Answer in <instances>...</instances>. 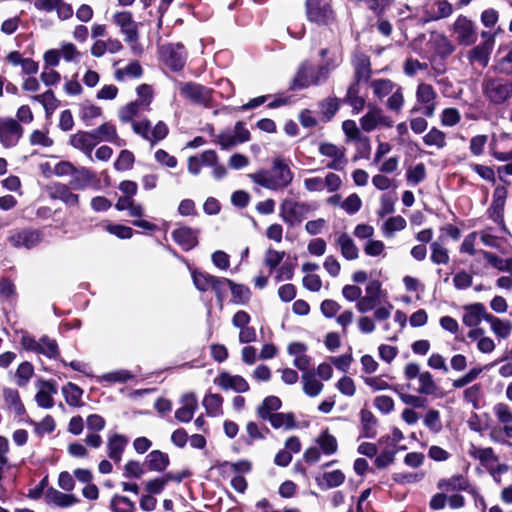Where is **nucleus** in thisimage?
Instances as JSON below:
<instances>
[{"mask_svg":"<svg viewBox=\"0 0 512 512\" xmlns=\"http://www.w3.org/2000/svg\"><path fill=\"white\" fill-rule=\"evenodd\" d=\"M416 104L411 112L420 111L427 117H433L437 108V92L425 82H421L416 88Z\"/></svg>","mask_w":512,"mask_h":512,"instance_id":"1","label":"nucleus"},{"mask_svg":"<svg viewBox=\"0 0 512 512\" xmlns=\"http://www.w3.org/2000/svg\"><path fill=\"white\" fill-rule=\"evenodd\" d=\"M318 152L322 157L329 160L326 167L335 171H342L348 164L346 157V148L338 146L331 142H321L318 147Z\"/></svg>","mask_w":512,"mask_h":512,"instance_id":"2","label":"nucleus"},{"mask_svg":"<svg viewBox=\"0 0 512 512\" xmlns=\"http://www.w3.org/2000/svg\"><path fill=\"white\" fill-rule=\"evenodd\" d=\"M306 14L311 22L318 25H330L335 21L331 6L321 0H307Z\"/></svg>","mask_w":512,"mask_h":512,"instance_id":"3","label":"nucleus"},{"mask_svg":"<svg viewBox=\"0 0 512 512\" xmlns=\"http://www.w3.org/2000/svg\"><path fill=\"white\" fill-rule=\"evenodd\" d=\"M360 126L363 131L371 132L379 127L391 128L393 120L381 108L369 104L368 111L360 119Z\"/></svg>","mask_w":512,"mask_h":512,"instance_id":"4","label":"nucleus"},{"mask_svg":"<svg viewBox=\"0 0 512 512\" xmlns=\"http://www.w3.org/2000/svg\"><path fill=\"white\" fill-rule=\"evenodd\" d=\"M23 133L24 128L14 118L0 119V143L4 148L15 147Z\"/></svg>","mask_w":512,"mask_h":512,"instance_id":"5","label":"nucleus"},{"mask_svg":"<svg viewBox=\"0 0 512 512\" xmlns=\"http://www.w3.org/2000/svg\"><path fill=\"white\" fill-rule=\"evenodd\" d=\"M44 239L43 231L33 228H23L8 237V242L14 248H26L28 250L38 246Z\"/></svg>","mask_w":512,"mask_h":512,"instance_id":"6","label":"nucleus"},{"mask_svg":"<svg viewBox=\"0 0 512 512\" xmlns=\"http://www.w3.org/2000/svg\"><path fill=\"white\" fill-rule=\"evenodd\" d=\"M177 89L185 99L201 105H208L212 99V91L193 82H178Z\"/></svg>","mask_w":512,"mask_h":512,"instance_id":"7","label":"nucleus"},{"mask_svg":"<svg viewBox=\"0 0 512 512\" xmlns=\"http://www.w3.org/2000/svg\"><path fill=\"white\" fill-rule=\"evenodd\" d=\"M69 184L74 190H85L87 188L98 190L100 188V178L95 171L84 166H76Z\"/></svg>","mask_w":512,"mask_h":512,"instance_id":"8","label":"nucleus"},{"mask_svg":"<svg viewBox=\"0 0 512 512\" xmlns=\"http://www.w3.org/2000/svg\"><path fill=\"white\" fill-rule=\"evenodd\" d=\"M309 207L305 203L286 199L280 206V218L289 226L300 223L306 218Z\"/></svg>","mask_w":512,"mask_h":512,"instance_id":"9","label":"nucleus"},{"mask_svg":"<svg viewBox=\"0 0 512 512\" xmlns=\"http://www.w3.org/2000/svg\"><path fill=\"white\" fill-rule=\"evenodd\" d=\"M132 127L136 134L148 140L152 145L164 139L168 134V128L162 121H159L153 128L149 121H135L132 123Z\"/></svg>","mask_w":512,"mask_h":512,"instance_id":"10","label":"nucleus"},{"mask_svg":"<svg viewBox=\"0 0 512 512\" xmlns=\"http://www.w3.org/2000/svg\"><path fill=\"white\" fill-rule=\"evenodd\" d=\"M160 57L164 64L173 71H179L184 67L186 53L182 44H168L160 48Z\"/></svg>","mask_w":512,"mask_h":512,"instance_id":"11","label":"nucleus"},{"mask_svg":"<svg viewBox=\"0 0 512 512\" xmlns=\"http://www.w3.org/2000/svg\"><path fill=\"white\" fill-rule=\"evenodd\" d=\"M72 190L74 189L69 183L55 182L48 186V194L52 200H59L69 208L79 207L80 196Z\"/></svg>","mask_w":512,"mask_h":512,"instance_id":"12","label":"nucleus"},{"mask_svg":"<svg viewBox=\"0 0 512 512\" xmlns=\"http://www.w3.org/2000/svg\"><path fill=\"white\" fill-rule=\"evenodd\" d=\"M453 32L459 44L469 46L477 39L474 23L464 15H459L453 23Z\"/></svg>","mask_w":512,"mask_h":512,"instance_id":"13","label":"nucleus"},{"mask_svg":"<svg viewBox=\"0 0 512 512\" xmlns=\"http://www.w3.org/2000/svg\"><path fill=\"white\" fill-rule=\"evenodd\" d=\"M250 132L242 122H237L233 131H224L217 136V143L222 149H229L235 145L247 142Z\"/></svg>","mask_w":512,"mask_h":512,"instance_id":"14","label":"nucleus"},{"mask_svg":"<svg viewBox=\"0 0 512 512\" xmlns=\"http://www.w3.org/2000/svg\"><path fill=\"white\" fill-rule=\"evenodd\" d=\"M214 384L223 390H233L237 393H245L249 390L248 382L240 375H232L221 372L214 378Z\"/></svg>","mask_w":512,"mask_h":512,"instance_id":"15","label":"nucleus"},{"mask_svg":"<svg viewBox=\"0 0 512 512\" xmlns=\"http://www.w3.org/2000/svg\"><path fill=\"white\" fill-rule=\"evenodd\" d=\"M485 96L493 103H502L511 97V85L499 80H489L484 86Z\"/></svg>","mask_w":512,"mask_h":512,"instance_id":"16","label":"nucleus"},{"mask_svg":"<svg viewBox=\"0 0 512 512\" xmlns=\"http://www.w3.org/2000/svg\"><path fill=\"white\" fill-rule=\"evenodd\" d=\"M488 316L490 313L486 311L483 304L474 303L463 307L462 322L468 327H476L482 320L487 321Z\"/></svg>","mask_w":512,"mask_h":512,"instance_id":"17","label":"nucleus"},{"mask_svg":"<svg viewBox=\"0 0 512 512\" xmlns=\"http://www.w3.org/2000/svg\"><path fill=\"white\" fill-rule=\"evenodd\" d=\"M40 389L35 395L39 407L50 409L54 406L53 395L57 394V383L55 380H39Z\"/></svg>","mask_w":512,"mask_h":512,"instance_id":"18","label":"nucleus"},{"mask_svg":"<svg viewBox=\"0 0 512 512\" xmlns=\"http://www.w3.org/2000/svg\"><path fill=\"white\" fill-rule=\"evenodd\" d=\"M137 98L130 102V116L148 109L153 99V89L148 84H141L136 87Z\"/></svg>","mask_w":512,"mask_h":512,"instance_id":"19","label":"nucleus"},{"mask_svg":"<svg viewBox=\"0 0 512 512\" xmlns=\"http://www.w3.org/2000/svg\"><path fill=\"white\" fill-rule=\"evenodd\" d=\"M181 406L175 411V418L183 423L189 422L197 408H198V400L194 393H186L180 399Z\"/></svg>","mask_w":512,"mask_h":512,"instance_id":"20","label":"nucleus"},{"mask_svg":"<svg viewBox=\"0 0 512 512\" xmlns=\"http://www.w3.org/2000/svg\"><path fill=\"white\" fill-rule=\"evenodd\" d=\"M272 176L277 190L287 187L293 180V173L288 164L281 158L273 162Z\"/></svg>","mask_w":512,"mask_h":512,"instance_id":"21","label":"nucleus"},{"mask_svg":"<svg viewBox=\"0 0 512 512\" xmlns=\"http://www.w3.org/2000/svg\"><path fill=\"white\" fill-rule=\"evenodd\" d=\"M307 349V345L302 342H292L287 347L289 355L294 357L293 365L301 371H307L311 364V358L306 354Z\"/></svg>","mask_w":512,"mask_h":512,"instance_id":"22","label":"nucleus"},{"mask_svg":"<svg viewBox=\"0 0 512 512\" xmlns=\"http://www.w3.org/2000/svg\"><path fill=\"white\" fill-rule=\"evenodd\" d=\"M69 142L74 148L83 151L92 160V151L97 144L92 131H78L76 134L71 135Z\"/></svg>","mask_w":512,"mask_h":512,"instance_id":"23","label":"nucleus"},{"mask_svg":"<svg viewBox=\"0 0 512 512\" xmlns=\"http://www.w3.org/2000/svg\"><path fill=\"white\" fill-rule=\"evenodd\" d=\"M323 69L316 71L313 67L308 65H302L294 80L293 87L294 88H305L313 84H318L320 81L319 74L322 73Z\"/></svg>","mask_w":512,"mask_h":512,"instance_id":"24","label":"nucleus"},{"mask_svg":"<svg viewBox=\"0 0 512 512\" xmlns=\"http://www.w3.org/2000/svg\"><path fill=\"white\" fill-rule=\"evenodd\" d=\"M453 13V6L447 0H437L434 2L433 8L426 10L424 14V22L438 21L448 18Z\"/></svg>","mask_w":512,"mask_h":512,"instance_id":"25","label":"nucleus"},{"mask_svg":"<svg viewBox=\"0 0 512 512\" xmlns=\"http://www.w3.org/2000/svg\"><path fill=\"white\" fill-rule=\"evenodd\" d=\"M335 243L345 259L351 261L359 257V249L347 233H338L335 237Z\"/></svg>","mask_w":512,"mask_h":512,"instance_id":"26","label":"nucleus"},{"mask_svg":"<svg viewBox=\"0 0 512 512\" xmlns=\"http://www.w3.org/2000/svg\"><path fill=\"white\" fill-rule=\"evenodd\" d=\"M45 502L47 504L53 503L59 507H69L79 502V499L74 494H65L54 487H49L45 492Z\"/></svg>","mask_w":512,"mask_h":512,"instance_id":"27","label":"nucleus"},{"mask_svg":"<svg viewBox=\"0 0 512 512\" xmlns=\"http://www.w3.org/2000/svg\"><path fill=\"white\" fill-rule=\"evenodd\" d=\"M493 411L498 422L503 426L505 435L512 438V409L506 403H498Z\"/></svg>","mask_w":512,"mask_h":512,"instance_id":"28","label":"nucleus"},{"mask_svg":"<svg viewBox=\"0 0 512 512\" xmlns=\"http://www.w3.org/2000/svg\"><path fill=\"white\" fill-rule=\"evenodd\" d=\"M303 392L309 397H317L323 390V383L316 378L314 372L304 371L301 376Z\"/></svg>","mask_w":512,"mask_h":512,"instance_id":"29","label":"nucleus"},{"mask_svg":"<svg viewBox=\"0 0 512 512\" xmlns=\"http://www.w3.org/2000/svg\"><path fill=\"white\" fill-rule=\"evenodd\" d=\"M468 454L472 458L479 460L486 470L498 461V457L491 447L481 448L471 445Z\"/></svg>","mask_w":512,"mask_h":512,"instance_id":"30","label":"nucleus"},{"mask_svg":"<svg viewBox=\"0 0 512 512\" xmlns=\"http://www.w3.org/2000/svg\"><path fill=\"white\" fill-rule=\"evenodd\" d=\"M440 490L446 492L466 491L470 487L469 481L463 475H454L448 479H441L437 483Z\"/></svg>","mask_w":512,"mask_h":512,"instance_id":"31","label":"nucleus"},{"mask_svg":"<svg viewBox=\"0 0 512 512\" xmlns=\"http://www.w3.org/2000/svg\"><path fill=\"white\" fill-rule=\"evenodd\" d=\"M492 51L493 47L480 43L468 52L467 57L471 64L477 63L482 67H486Z\"/></svg>","mask_w":512,"mask_h":512,"instance_id":"32","label":"nucleus"},{"mask_svg":"<svg viewBox=\"0 0 512 512\" xmlns=\"http://www.w3.org/2000/svg\"><path fill=\"white\" fill-rule=\"evenodd\" d=\"M145 464L151 471L162 472L169 465V456L160 450H153L147 455Z\"/></svg>","mask_w":512,"mask_h":512,"instance_id":"33","label":"nucleus"},{"mask_svg":"<svg viewBox=\"0 0 512 512\" xmlns=\"http://www.w3.org/2000/svg\"><path fill=\"white\" fill-rule=\"evenodd\" d=\"M172 235L174 240L185 250H189L197 244L195 232L188 227H180Z\"/></svg>","mask_w":512,"mask_h":512,"instance_id":"34","label":"nucleus"},{"mask_svg":"<svg viewBox=\"0 0 512 512\" xmlns=\"http://www.w3.org/2000/svg\"><path fill=\"white\" fill-rule=\"evenodd\" d=\"M487 322L490 324L491 331L496 337L506 339L510 336L512 331V322L509 320H503L490 314L487 317Z\"/></svg>","mask_w":512,"mask_h":512,"instance_id":"35","label":"nucleus"},{"mask_svg":"<svg viewBox=\"0 0 512 512\" xmlns=\"http://www.w3.org/2000/svg\"><path fill=\"white\" fill-rule=\"evenodd\" d=\"M126 443L127 439L123 435L115 434L110 437L107 444L109 458L114 462H119L125 450Z\"/></svg>","mask_w":512,"mask_h":512,"instance_id":"36","label":"nucleus"},{"mask_svg":"<svg viewBox=\"0 0 512 512\" xmlns=\"http://www.w3.org/2000/svg\"><path fill=\"white\" fill-rule=\"evenodd\" d=\"M319 449L324 455H333L338 450L337 439L329 433L328 430L323 431L315 440Z\"/></svg>","mask_w":512,"mask_h":512,"instance_id":"37","label":"nucleus"},{"mask_svg":"<svg viewBox=\"0 0 512 512\" xmlns=\"http://www.w3.org/2000/svg\"><path fill=\"white\" fill-rule=\"evenodd\" d=\"M62 393L69 406L80 407L84 405V403L81 402L83 390L78 385L68 382L62 387Z\"/></svg>","mask_w":512,"mask_h":512,"instance_id":"38","label":"nucleus"},{"mask_svg":"<svg viewBox=\"0 0 512 512\" xmlns=\"http://www.w3.org/2000/svg\"><path fill=\"white\" fill-rule=\"evenodd\" d=\"M282 402L276 396L266 397L257 408L258 416L263 420H268L274 415V412L281 408Z\"/></svg>","mask_w":512,"mask_h":512,"instance_id":"39","label":"nucleus"},{"mask_svg":"<svg viewBox=\"0 0 512 512\" xmlns=\"http://www.w3.org/2000/svg\"><path fill=\"white\" fill-rule=\"evenodd\" d=\"M316 481L320 487L334 488L345 481V475L341 470H333L323 473L316 478Z\"/></svg>","mask_w":512,"mask_h":512,"instance_id":"40","label":"nucleus"},{"mask_svg":"<svg viewBox=\"0 0 512 512\" xmlns=\"http://www.w3.org/2000/svg\"><path fill=\"white\" fill-rule=\"evenodd\" d=\"M141 216L142 207L130 202V225L138 227L143 231H153L156 229V225L146 219H141Z\"/></svg>","mask_w":512,"mask_h":512,"instance_id":"41","label":"nucleus"},{"mask_svg":"<svg viewBox=\"0 0 512 512\" xmlns=\"http://www.w3.org/2000/svg\"><path fill=\"white\" fill-rule=\"evenodd\" d=\"M202 403L209 416L217 417L223 414V397L220 394H207Z\"/></svg>","mask_w":512,"mask_h":512,"instance_id":"42","label":"nucleus"},{"mask_svg":"<svg viewBox=\"0 0 512 512\" xmlns=\"http://www.w3.org/2000/svg\"><path fill=\"white\" fill-rule=\"evenodd\" d=\"M3 398L5 402L14 408L17 416L26 414V409L20 398L19 392L16 389L5 387L3 389Z\"/></svg>","mask_w":512,"mask_h":512,"instance_id":"43","label":"nucleus"},{"mask_svg":"<svg viewBox=\"0 0 512 512\" xmlns=\"http://www.w3.org/2000/svg\"><path fill=\"white\" fill-rule=\"evenodd\" d=\"M271 426L275 429L290 430L296 427L295 416L293 413H274L268 419Z\"/></svg>","mask_w":512,"mask_h":512,"instance_id":"44","label":"nucleus"},{"mask_svg":"<svg viewBox=\"0 0 512 512\" xmlns=\"http://www.w3.org/2000/svg\"><path fill=\"white\" fill-rule=\"evenodd\" d=\"M423 142L426 146L435 147L438 150H441L447 144L446 134L440 129L433 127L423 136Z\"/></svg>","mask_w":512,"mask_h":512,"instance_id":"45","label":"nucleus"},{"mask_svg":"<svg viewBox=\"0 0 512 512\" xmlns=\"http://www.w3.org/2000/svg\"><path fill=\"white\" fill-rule=\"evenodd\" d=\"M360 418L363 428V436L366 438L375 437L377 420L373 413L367 409H362L360 411Z\"/></svg>","mask_w":512,"mask_h":512,"instance_id":"46","label":"nucleus"},{"mask_svg":"<svg viewBox=\"0 0 512 512\" xmlns=\"http://www.w3.org/2000/svg\"><path fill=\"white\" fill-rule=\"evenodd\" d=\"M182 479H183V476H181V475H173L171 473H167L161 478H156L151 481H148L146 484V490L149 493L157 494V493H160L164 489L165 485L169 481L180 482Z\"/></svg>","mask_w":512,"mask_h":512,"instance_id":"47","label":"nucleus"},{"mask_svg":"<svg viewBox=\"0 0 512 512\" xmlns=\"http://www.w3.org/2000/svg\"><path fill=\"white\" fill-rule=\"evenodd\" d=\"M482 255L494 268L512 275V258L502 259L488 251H482Z\"/></svg>","mask_w":512,"mask_h":512,"instance_id":"48","label":"nucleus"},{"mask_svg":"<svg viewBox=\"0 0 512 512\" xmlns=\"http://www.w3.org/2000/svg\"><path fill=\"white\" fill-rule=\"evenodd\" d=\"M31 99L41 103L47 114L52 113L59 106V100L55 97L51 89H48L43 94L34 95Z\"/></svg>","mask_w":512,"mask_h":512,"instance_id":"49","label":"nucleus"},{"mask_svg":"<svg viewBox=\"0 0 512 512\" xmlns=\"http://www.w3.org/2000/svg\"><path fill=\"white\" fill-rule=\"evenodd\" d=\"M370 86L374 95L377 98L382 99L388 96L397 85L389 79H376L371 82Z\"/></svg>","mask_w":512,"mask_h":512,"instance_id":"50","label":"nucleus"},{"mask_svg":"<svg viewBox=\"0 0 512 512\" xmlns=\"http://www.w3.org/2000/svg\"><path fill=\"white\" fill-rule=\"evenodd\" d=\"M431 250V261L434 264L440 265V264H447L449 262V252L448 249L441 244L439 241L432 242L430 245Z\"/></svg>","mask_w":512,"mask_h":512,"instance_id":"51","label":"nucleus"},{"mask_svg":"<svg viewBox=\"0 0 512 512\" xmlns=\"http://www.w3.org/2000/svg\"><path fill=\"white\" fill-rule=\"evenodd\" d=\"M98 226L111 235H115L119 239H128V226L113 223L110 220H102Z\"/></svg>","mask_w":512,"mask_h":512,"instance_id":"52","label":"nucleus"},{"mask_svg":"<svg viewBox=\"0 0 512 512\" xmlns=\"http://www.w3.org/2000/svg\"><path fill=\"white\" fill-rule=\"evenodd\" d=\"M285 257L284 251H278L273 248H268L265 251L263 263L269 269V272H273L283 261Z\"/></svg>","mask_w":512,"mask_h":512,"instance_id":"53","label":"nucleus"},{"mask_svg":"<svg viewBox=\"0 0 512 512\" xmlns=\"http://www.w3.org/2000/svg\"><path fill=\"white\" fill-rule=\"evenodd\" d=\"M390 94L391 96L386 101V107L395 113H400L405 102L402 87L397 85Z\"/></svg>","mask_w":512,"mask_h":512,"instance_id":"54","label":"nucleus"},{"mask_svg":"<svg viewBox=\"0 0 512 512\" xmlns=\"http://www.w3.org/2000/svg\"><path fill=\"white\" fill-rule=\"evenodd\" d=\"M406 220L402 216L390 217L383 224L382 231L386 237H391L395 232L401 231L406 227Z\"/></svg>","mask_w":512,"mask_h":512,"instance_id":"55","label":"nucleus"},{"mask_svg":"<svg viewBox=\"0 0 512 512\" xmlns=\"http://www.w3.org/2000/svg\"><path fill=\"white\" fill-rule=\"evenodd\" d=\"M420 394L432 395L437 390V385L434 382L433 376L429 371H423L418 377Z\"/></svg>","mask_w":512,"mask_h":512,"instance_id":"56","label":"nucleus"},{"mask_svg":"<svg viewBox=\"0 0 512 512\" xmlns=\"http://www.w3.org/2000/svg\"><path fill=\"white\" fill-rule=\"evenodd\" d=\"M41 350L39 354H43L51 359H57L60 356V351L56 340L50 339L44 335L40 338Z\"/></svg>","mask_w":512,"mask_h":512,"instance_id":"57","label":"nucleus"},{"mask_svg":"<svg viewBox=\"0 0 512 512\" xmlns=\"http://www.w3.org/2000/svg\"><path fill=\"white\" fill-rule=\"evenodd\" d=\"M34 374V367L33 365L28 362V361H24L22 362L17 370H16V383L19 387H24L27 385V383L29 382L30 378L33 376Z\"/></svg>","mask_w":512,"mask_h":512,"instance_id":"58","label":"nucleus"},{"mask_svg":"<svg viewBox=\"0 0 512 512\" xmlns=\"http://www.w3.org/2000/svg\"><path fill=\"white\" fill-rule=\"evenodd\" d=\"M229 287L232 293V302L235 304H245L248 302L250 298V290L240 284H235L234 282H229Z\"/></svg>","mask_w":512,"mask_h":512,"instance_id":"59","label":"nucleus"},{"mask_svg":"<svg viewBox=\"0 0 512 512\" xmlns=\"http://www.w3.org/2000/svg\"><path fill=\"white\" fill-rule=\"evenodd\" d=\"M426 178V167L423 163H418L407 169L406 180L412 185H417Z\"/></svg>","mask_w":512,"mask_h":512,"instance_id":"60","label":"nucleus"},{"mask_svg":"<svg viewBox=\"0 0 512 512\" xmlns=\"http://www.w3.org/2000/svg\"><path fill=\"white\" fill-rule=\"evenodd\" d=\"M461 120V114L458 109L449 107L445 108L440 115V123L444 127H453Z\"/></svg>","mask_w":512,"mask_h":512,"instance_id":"61","label":"nucleus"},{"mask_svg":"<svg viewBox=\"0 0 512 512\" xmlns=\"http://www.w3.org/2000/svg\"><path fill=\"white\" fill-rule=\"evenodd\" d=\"M92 133L94 134L97 143L102 140L112 141L116 137V128L110 123H103L93 130Z\"/></svg>","mask_w":512,"mask_h":512,"instance_id":"62","label":"nucleus"},{"mask_svg":"<svg viewBox=\"0 0 512 512\" xmlns=\"http://www.w3.org/2000/svg\"><path fill=\"white\" fill-rule=\"evenodd\" d=\"M249 176L256 184L270 190H277L272 174L267 171H258Z\"/></svg>","mask_w":512,"mask_h":512,"instance_id":"63","label":"nucleus"},{"mask_svg":"<svg viewBox=\"0 0 512 512\" xmlns=\"http://www.w3.org/2000/svg\"><path fill=\"white\" fill-rule=\"evenodd\" d=\"M30 423L35 426L34 431L39 436L45 433L50 434L56 428V423L51 415H46L40 423H36L33 420H30Z\"/></svg>","mask_w":512,"mask_h":512,"instance_id":"64","label":"nucleus"}]
</instances>
